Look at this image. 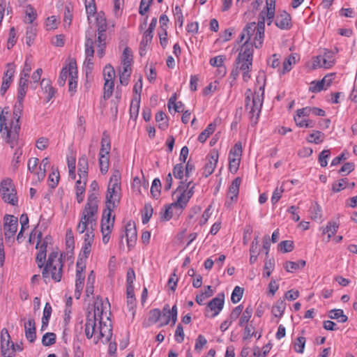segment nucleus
<instances>
[{"mask_svg":"<svg viewBox=\"0 0 357 357\" xmlns=\"http://www.w3.org/2000/svg\"><path fill=\"white\" fill-rule=\"evenodd\" d=\"M78 167V174L81 179L87 181L89 163L88 159L85 155H82L77 163Z\"/></svg>","mask_w":357,"mask_h":357,"instance_id":"25","label":"nucleus"},{"mask_svg":"<svg viewBox=\"0 0 357 357\" xmlns=\"http://www.w3.org/2000/svg\"><path fill=\"white\" fill-rule=\"evenodd\" d=\"M86 13L90 15H94L96 13L95 0H85Z\"/></svg>","mask_w":357,"mask_h":357,"instance_id":"61","label":"nucleus"},{"mask_svg":"<svg viewBox=\"0 0 357 357\" xmlns=\"http://www.w3.org/2000/svg\"><path fill=\"white\" fill-rule=\"evenodd\" d=\"M325 84L323 82L322 79L318 82H312L310 84L309 90L312 93L320 92L321 90L324 89Z\"/></svg>","mask_w":357,"mask_h":357,"instance_id":"60","label":"nucleus"},{"mask_svg":"<svg viewBox=\"0 0 357 357\" xmlns=\"http://www.w3.org/2000/svg\"><path fill=\"white\" fill-rule=\"evenodd\" d=\"M224 302L225 294L223 293L218 294L215 298L208 302L207 307L213 312L211 317H215L220 313L223 308Z\"/></svg>","mask_w":357,"mask_h":357,"instance_id":"19","label":"nucleus"},{"mask_svg":"<svg viewBox=\"0 0 357 357\" xmlns=\"http://www.w3.org/2000/svg\"><path fill=\"white\" fill-rule=\"evenodd\" d=\"M264 86H260L259 91L251 93L249 89L246 93L245 109L249 111L252 126L257 123L264 102Z\"/></svg>","mask_w":357,"mask_h":357,"instance_id":"3","label":"nucleus"},{"mask_svg":"<svg viewBox=\"0 0 357 357\" xmlns=\"http://www.w3.org/2000/svg\"><path fill=\"white\" fill-rule=\"evenodd\" d=\"M86 58H93L94 54L93 41L91 38H88L85 43Z\"/></svg>","mask_w":357,"mask_h":357,"instance_id":"54","label":"nucleus"},{"mask_svg":"<svg viewBox=\"0 0 357 357\" xmlns=\"http://www.w3.org/2000/svg\"><path fill=\"white\" fill-rule=\"evenodd\" d=\"M103 77L105 80L103 98L107 100L112 96L114 86V79L115 77V71L110 64H107L105 66L103 69Z\"/></svg>","mask_w":357,"mask_h":357,"instance_id":"11","label":"nucleus"},{"mask_svg":"<svg viewBox=\"0 0 357 357\" xmlns=\"http://www.w3.org/2000/svg\"><path fill=\"white\" fill-rule=\"evenodd\" d=\"M241 183V178L240 177L236 178L232 181L231 185L229 186L227 194L232 195V196L234 197H238Z\"/></svg>","mask_w":357,"mask_h":357,"instance_id":"38","label":"nucleus"},{"mask_svg":"<svg viewBox=\"0 0 357 357\" xmlns=\"http://www.w3.org/2000/svg\"><path fill=\"white\" fill-rule=\"evenodd\" d=\"M114 208L105 207L101 220V232L112 233L114 227L115 216L112 217Z\"/></svg>","mask_w":357,"mask_h":357,"instance_id":"15","label":"nucleus"},{"mask_svg":"<svg viewBox=\"0 0 357 357\" xmlns=\"http://www.w3.org/2000/svg\"><path fill=\"white\" fill-rule=\"evenodd\" d=\"M243 291L244 289L242 287H240L238 286L235 287L231 296V300L232 303H238L243 296Z\"/></svg>","mask_w":357,"mask_h":357,"instance_id":"46","label":"nucleus"},{"mask_svg":"<svg viewBox=\"0 0 357 357\" xmlns=\"http://www.w3.org/2000/svg\"><path fill=\"white\" fill-rule=\"evenodd\" d=\"M174 15L176 18V22L178 24L180 27H182L183 24V15L181 8L178 6H176L174 10Z\"/></svg>","mask_w":357,"mask_h":357,"instance_id":"59","label":"nucleus"},{"mask_svg":"<svg viewBox=\"0 0 357 357\" xmlns=\"http://www.w3.org/2000/svg\"><path fill=\"white\" fill-rule=\"evenodd\" d=\"M258 236L254 238L251 243V246L250 248V264H254L257 259L259 255V250H258Z\"/></svg>","mask_w":357,"mask_h":357,"instance_id":"32","label":"nucleus"},{"mask_svg":"<svg viewBox=\"0 0 357 357\" xmlns=\"http://www.w3.org/2000/svg\"><path fill=\"white\" fill-rule=\"evenodd\" d=\"M296 62V56L295 54H290L283 62V68L281 72L282 74H284L287 72L291 70L292 65Z\"/></svg>","mask_w":357,"mask_h":357,"instance_id":"36","label":"nucleus"},{"mask_svg":"<svg viewBox=\"0 0 357 357\" xmlns=\"http://www.w3.org/2000/svg\"><path fill=\"white\" fill-rule=\"evenodd\" d=\"M42 236V233L39 231L37 235L38 242L36 246V248H39V252L36 255V261L38 268H42L44 266L47 256L46 252L47 246L52 243V238L50 236H45L43 241Z\"/></svg>","mask_w":357,"mask_h":357,"instance_id":"10","label":"nucleus"},{"mask_svg":"<svg viewBox=\"0 0 357 357\" xmlns=\"http://www.w3.org/2000/svg\"><path fill=\"white\" fill-rule=\"evenodd\" d=\"M77 75V64L75 61H71L67 66L62 68L58 79V84L61 86H63L66 79Z\"/></svg>","mask_w":357,"mask_h":357,"instance_id":"14","label":"nucleus"},{"mask_svg":"<svg viewBox=\"0 0 357 357\" xmlns=\"http://www.w3.org/2000/svg\"><path fill=\"white\" fill-rule=\"evenodd\" d=\"M16 42H17V38H16L15 29L13 26L10 29V31H9V36H8V43H7V48L8 50H10L15 45Z\"/></svg>","mask_w":357,"mask_h":357,"instance_id":"56","label":"nucleus"},{"mask_svg":"<svg viewBox=\"0 0 357 357\" xmlns=\"http://www.w3.org/2000/svg\"><path fill=\"white\" fill-rule=\"evenodd\" d=\"M153 208L151 204H146L144 207V213L142 215V222L146 224L153 215Z\"/></svg>","mask_w":357,"mask_h":357,"instance_id":"49","label":"nucleus"},{"mask_svg":"<svg viewBox=\"0 0 357 357\" xmlns=\"http://www.w3.org/2000/svg\"><path fill=\"white\" fill-rule=\"evenodd\" d=\"M275 24L282 30H289L291 28V17L284 10L279 12L275 17Z\"/></svg>","mask_w":357,"mask_h":357,"instance_id":"17","label":"nucleus"},{"mask_svg":"<svg viewBox=\"0 0 357 357\" xmlns=\"http://www.w3.org/2000/svg\"><path fill=\"white\" fill-rule=\"evenodd\" d=\"M98 323V335L97 336V340L95 341V343H97L102 337H105L107 342L109 341L112 335V324L110 323L107 324L106 322H103L102 319L99 320Z\"/></svg>","mask_w":357,"mask_h":357,"instance_id":"22","label":"nucleus"},{"mask_svg":"<svg viewBox=\"0 0 357 357\" xmlns=\"http://www.w3.org/2000/svg\"><path fill=\"white\" fill-rule=\"evenodd\" d=\"M109 157L105 155H99L100 170L102 174H105L109 169Z\"/></svg>","mask_w":357,"mask_h":357,"instance_id":"40","label":"nucleus"},{"mask_svg":"<svg viewBox=\"0 0 357 357\" xmlns=\"http://www.w3.org/2000/svg\"><path fill=\"white\" fill-rule=\"evenodd\" d=\"M216 124L215 123H211L208 124L206 128L198 136L199 142L201 143L205 142L208 137L214 132Z\"/></svg>","mask_w":357,"mask_h":357,"instance_id":"30","label":"nucleus"},{"mask_svg":"<svg viewBox=\"0 0 357 357\" xmlns=\"http://www.w3.org/2000/svg\"><path fill=\"white\" fill-rule=\"evenodd\" d=\"M252 307L250 305L248 306L240 318L238 325L243 326L245 324H248L252 317Z\"/></svg>","mask_w":357,"mask_h":357,"instance_id":"39","label":"nucleus"},{"mask_svg":"<svg viewBox=\"0 0 357 357\" xmlns=\"http://www.w3.org/2000/svg\"><path fill=\"white\" fill-rule=\"evenodd\" d=\"M155 121L158 123V128L162 130H165L167 128L168 120L167 115L162 111H160L155 114Z\"/></svg>","mask_w":357,"mask_h":357,"instance_id":"33","label":"nucleus"},{"mask_svg":"<svg viewBox=\"0 0 357 357\" xmlns=\"http://www.w3.org/2000/svg\"><path fill=\"white\" fill-rule=\"evenodd\" d=\"M195 184L192 181L185 183L181 181L176 191L174 192L176 201L172 206L181 209L184 208L194 193Z\"/></svg>","mask_w":357,"mask_h":357,"instance_id":"4","label":"nucleus"},{"mask_svg":"<svg viewBox=\"0 0 357 357\" xmlns=\"http://www.w3.org/2000/svg\"><path fill=\"white\" fill-rule=\"evenodd\" d=\"M274 268V261L271 259L266 261L264 264V272L263 273L264 277H269L271 274L272 271Z\"/></svg>","mask_w":357,"mask_h":357,"instance_id":"64","label":"nucleus"},{"mask_svg":"<svg viewBox=\"0 0 357 357\" xmlns=\"http://www.w3.org/2000/svg\"><path fill=\"white\" fill-rule=\"evenodd\" d=\"M23 112V103L16 102L13 108V118L9 121L10 116L8 108L0 107V133L3 132V138L10 144L11 149L17 145L19 132L20 130V119Z\"/></svg>","mask_w":357,"mask_h":357,"instance_id":"1","label":"nucleus"},{"mask_svg":"<svg viewBox=\"0 0 357 357\" xmlns=\"http://www.w3.org/2000/svg\"><path fill=\"white\" fill-rule=\"evenodd\" d=\"M322 56V66L326 69L331 68L335 63L334 54L331 51L325 50Z\"/></svg>","mask_w":357,"mask_h":357,"instance_id":"28","label":"nucleus"},{"mask_svg":"<svg viewBox=\"0 0 357 357\" xmlns=\"http://www.w3.org/2000/svg\"><path fill=\"white\" fill-rule=\"evenodd\" d=\"M62 254L59 257L58 251H52L48 257L47 262L44 263L42 271V277L47 283L50 275L55 282H60L62 278V269L63 266Z\"/></svg>","mask_w":357,"mask_h":357,"instance_id":"2","label":"nucleus"},{"mask_svg":"<svg viewBox=\"0 0 357 357\" xmlns=\"http://www.w3.org/2000/svg\"><path fill=\"white\" fill-rule=\"evenodd\" d=\"M338 225L335 222H329L327 226L323 229V234H328V238L330 239L333 236L338 229Z\"/></svg>","mask_w":357,"mask_h":357,"instance_id":"42","label":"nucleus"},{"mask_svg":"<svg viewBox=\"0 0 357 357\" xmlns=\"http://www.w3.org/2000/svg\"><path fill=\"white\" fill-rule=\"evenodd\" d=\"M286 309V303L284 299L278 300L272 307V314L275 317H281Z\"/></svg>","mask_w":357,"mask_h":357,"instance_id":"27","label":"nucleus"},{"mask_svg":"<svg viewBox=\"0 0 357 357\" xmlns=\"http://www.w3.org/2000/svg\"><path fill=\"white\" fill-rule=\"evenodd\" d=\"M110 307V304L107 299L105 301L102 298L98 296L94 303L93 313L89 312L88 315H91V318L98 321L102 319L103 313L106 312L107 309Z\"/></svg>","mask_w":357,"mask_h":357,"instance_id":"12","label":"nucleus"},{"mask_svg":"<svg viewBox=\"0 0 357 357\" xmlns=\"http://www.w3.org/2000/svg\"><path fill=\"white\" fill-rule=\"evenodd\" d=\"M324 139V134L318 130L313 131L311 134L309 135L307 140L310 143H314L316 144H319L321 143Z\"/></svg>","mask_w":357,"mask_h":357,"instance_id":"35","label":"nucleus"},{"mask_svg":"<svg viewBox=\"0 0 357 357\" xmlns=\"http://www.w3.org/2000/svg\"><path fill=\"white\" fill-rule=\"evenodd\" d=\"M331 155V151L328 149H326L322 151L319 155V162L320 165L323 167H326L328 165L327 159Z\"/></svg>","mask_w":357,"mask_h":357,"instance_id":"57","label":"nucleus"},{"mask_svg":"<svg viewBox=\"0 0 357 357\" xmlns=\"http://www.w3.org/2000/svg\"><path fill=\"white\" fill-rule=\"evenodd\" d=\"M59 181V172L57 169H54L52 167V172L49 175L48 177V181H49V185L52 188H54L58 185Z\"/></svg>","mask_w":357,"mask_h":357,"instance_id":"43","label":"nucleus"},{"mask_svg":"<svg viewBox=\"0 0 357 357\" xmlns=\"http://www.w3.org/2000/svg\"><path fill=\"white\" fill-rule=\"evenodd\" d=\"M161 317L164 319V322L161 324V326L167 325L172 319V325L174 326L177 320V307L174 305L170 310L169 305H165L161 312Z\"/></svg>","mask_w":357,"mask_h":357,"instance_id":"18","label":"nucleus"},{"mask_svg":"<svg viewBox=\"0 0 357 357\" xmlns=\"http://www.w3.org/2000/svg\"><path fill=\"white\" fill-rule=\"evenodd\" d=\"M218 152L215 150L211 151L206 156V162L203 168L202 173L203 176L206 178L213 174L218 160Z\"/></svg>","mask_w":357,"mask_h":357,"instance_id":"16","label":"nucleus"},{"mask_svg":"<svg viewBox=\"0 0 357 357\" xmlns=\"http://www.w3.org/2000/svg\"><path fill=\"white\" fill-rule=\"evenodd\" d=\"M11 344H13L11 340H7L4 344V348L1 349V355L3 357H14V349H12Z\"/></svg>","mask_w":357,"mask_h":357,"instance_id":"45","label":"nucleus"},{"mask_svg":"<svg viewBox=\"0 0 357 357\" xmlns=\"http://www.w3.org/2000/svg\"><path fill=\"white\" fill-rule=\"evenodd\" d=\"M242 59H249L250 60L253 59V44L248 40H245L242 45L241 50L236 59V64L238 65L241 63Z\"/></svg>","mask_w":357,"mask_h":357,"instance_id":"21","label":"nucleus"},{"mask_svg":"<svg viewBox=\"0 0 357 357\" xmlns=\"http://www.w3.org/2000/svg\"><path fill=\"white\" fill-rule=\"evenodd\" d=\"M284 268L286 271L293 273L300 268V265L295 261H287L284 263Z\"/></svg>","mask_w":357,"mask_h":357,"instance_id":"63","label":"nucleus"},{"mask_svg":"<svg viewBox=\"0 0 357 357\" xmlns=\"http://www.w3.org/2000/svg\"><path fill=\"white\" fill-rule=\"evenodd\" d=\"M328 317L331 319H337L340 323H345L348 320L347 316L341 309H333L329 311Z\"/></svg>","mask_w":357,"mask_h":357,"instance_id":"29","label":"nucleus"},{"mask_svg":"<svg viewBox=\"0 0 357 357\" xmlns=\"http://www.w3.org/2000/svg\"><path fill=\"white\" fill-rule=\"evenodd\" d=\"M36 36V29L32 26L27 27L26 31V43L31 46Z\"/></svg>","mask_w":357,"mask_h":357,"instance_id":"53","label":"nucleus"},{"mask_svg":"<svg viewBox=\"0 0 357 357\" xmlns=\"http://www.w3.org/2000/svg\"><path fill=\"white\" fill-rule=\"evenodd\" d=\"M132 62V54L130 48L126 47L123 52L122 63L131 66Z\"/></svg>","mask_w":357,"mask_h":357,"instance_id":"55","label":"nucleus"},{"mask_svg":"<svg viewBox=\"0 0 357 357\" xmlns=\"http://www.w3.org/2000/svg\"><path fill=\"white\" fill-rule=\"evenodd\" d=\"M1 193L2 199L5 202L13 206L17 204V193L11 179L6 178L1 181Z\"/></svg>","mask_w":357,"mask_h":357,"instance_id":"9","label":"nucleus"},{"mask_svg":"<svg viewBox=\"0 0 357 357\" xmlns=\"http://www.w3.org/2000/svg\"><path fill=\"white\" fill-rule=\"evenodd\" d=\"M153 33L145 31L139 46V54L142 56L145 53L146 47L151 43Z\"/></svg>","mask_w":357,"mask_h":357,"instance_id":"31","label":"nucleus"},{"mask_svg":"<svg viewBox=\"0 0 357 357\" xmlns=\"http://www.w3.org/2000/svg\"><path fill=\"white\" fill-rule=\"evenodd\" d=\"M111 149V141L109 134L107 131L102 132L101 139V147L99 155H109Z\"/></svg>","mask_w":357,"mask_h":357,"instance_id":"26","label":"nucleus"},{"mask_svg":"<svg viewBox=\"0 0 357 357\" xmlns=\"http://www.w3.org/2000/svg\"><path fill=\"white\" fill-rule=\"evenodd\" d=\"M120 174L118 172L111 177L106 195L105 207L116 208L120 201Z\"/></svg>","mask_w":357,"mask_h":357,"instance_id":"5","label":"nucleus"},{"mask_svg":"<svg viewBox=\"0 0 357 357\" xmlns=\"http://www.w3.org/2000/svg\"><path fill=\"white\" fill-rule=\"evenodd\" d=\"M306 339L305 337H298L294 344V348L296 352L303 354L305 345Z\"/></svg>","mask_w":357,"mask_h":357,"instance_id":"48","label":"nucleus"},{"mask_svg":"<svg viewBox=\"0 0 357 357\" xmlns=\"http://www.w3.org/2000/svg\"><path fill=\"white\" fill-rule=\"evenodd\" d=\"M242 154V145L241 142L235 144L234 147L230 150L229 156L233 158H241Z\"/></svg>","mask_w":357,"mask_h":357,"instance_id":"58","label":"nucleus"},{"mask_svg":"<svg viewBox=\"0 0 357 357\" xmlns=\"http://www.w3.org/2000/svg\"><path fill=\"white\" fill-rule=\"evenodd\" d=\"M96 319L91 318V315H87L85 324V335L87 339H91L93 335H95V339H97L98 335V328H97Z\"/></svg>","mask_w":357,"mask_h":357,"instance_id":"23","label":"nucleus"},{"mask_svg":"<svg viewBox=\"0 0 357 357\" xmlns=\"http://www.w3.org/2000/svg\"><path fill=\"white\" fill-rule=\"evenodd\" d=\"M278 249L284 253L289 252L294 249V243L291 241H282L279 243Z\"/></svg>","mask_w":357,"mask_h":357,"instance_id":"52","label":"nucleus"},{"mask_svg":"<svg viewBox=\"0 0 357 357\" xmlns=\"http://www.w3.org/2000/svg\"><path fill=\"white\" fill-rule=\"evenodd\" d=\"M275 0H266V10H261L259 17L258 36H264L265 22L270 26L275 19Z\"/></svg>","mask_w":357,"mask_h":357,"instance_id":"7","label":"nucleus"},{"mask_svg":"<svg viewBox=\"0 0 357 357\" xmlns=\"http://www.w3.org/2000/svg\"><path fill=\"white\" fill-rule=\"evenodd\" d=\"M50 165V161L48 158H45L42 160L41 163L39 166V171L36 172L38 179L41 181L44 179L46 174L47 167Z\"/></svg>","mask_w":357,"mask_h":357,"instance_id":"37","label":"nucleus"},{"mask_svg":"<svg viewBox=\"0 0 357 357\" xmlns=\"http://www.w3.org/2000/svg\"><path fill=\"white\" fill-rule=\"evenodd\" d=\"M96 225L88 224L87 222L79 221L77 226V231L79 234H83L85 231L94 230Z\"/></svg>","mask_w":357,"mask_h":357,"instance_id":"44","label":"nucleus"},{"mask_svg":"<svg viewBox=\"0 0 357 357\" xmlns=\"http://www.w3.org/2000/svg\"><path fill=\"white\" fill-rule=\"evenodd\" d=\"M178 281V278L176 275V270H174V273L169 277L167 282L168 286L172 291H174L176 290Z\"/></svg>","mask_w":357,"mask_h":357,"instance_id":"62","label":"nucleus"},{"mask_svg":"<svg viewBox=\"0 0 357 357\" xmlns=\"http://www.w3.org/2000/svg\"><path fill=\"white\" fill-rule=\"evenodd\" d=\"M18 220L16 217L12 215H6L4 217V235L6 239L13 238L17 229Z\"/></svg>","mask_w":357,"mask_h":357,"instance_id":"13","label":"nucleus"},{"mask_svg":"<svg viewBox=\"0 0 357 357\" xmlns=\"http://www.w3.org/2000/svg\"><path fill=\"white\" fill-rule=\"evenodd\" d=\"M22 153L23 152L22 148L19 147L16 149L13 154V159L12 160V166L15 170L17 169L19 167V164L20 162V158L22 155Z\"/></svg>","mask_w":357,"mask_h":357,"instance_id":"51","label":"nucleus"},{"mask_svg":"<svg viewBox=\"0 0 357 357\" xmlns=\"http://www.w3.org/2000/svg\"><path fill=\"white\" fill-rule=\"evenodd\" d=\"M98 202L96 194L93 192L89 195L86 204L82 211L79 221L87 222L88 224H97Z\"/></svg>","mask_w":357,"mask_h":357,"instance_id":"6","label":"nucleus"},{"mask_svg":"<svg viewBox=\"0 0 357 357\" xmlns=\"http://www.w3.org/2000/svg\"><path fill=\"white\" fill-rule=\"evenodd\" d=\"M241 158H233L229 156V169L233 174L236 173L238 169Z\"/></svg>","mask_w":357,"mask_h":357,"instance_id":"50","label":"nucleus"},{"mask_svg":"<svg viewBox=\"0 0 357 357\" xmlns=\"http://www.w3.org/2000/svg\"><path fill=\"white\" fill-rule=\"evenodd\" d=\"M137 236V230L134 222H128L126 225V237L129 250L135 245Z\"/></svg>","mask_w":357,"mask_h":357,"instance_id":"20","label":"nucleus"},{"mask_svg":"<svg viewBox=\"0 0 357 357\" xmlns=\"http://www.w3.org/2000/svg\"><path fill=\"white\" fill-rule=\"evenodd\" d=\"M40 85L42 89L48 95L47 101H50L53 98L55 93L54 89L51 86V82L49 79H43L40 82Z\"/></svg>","mask_w":357,"mask_h":357,"instance_id":"34","label":"nucleus"},{"mask_svg":"<svg viewBox=\"0 0 357 357\" xmlns=\"http://www.w3.org/2000/svg\"><path fill=\"white\" fill-rule=\"evenodd\" d=\"M258 22H251L248 24L244 27L240 35V42H242L245 38H246V40L249 42L251 37L254 36V45L256 48H260L262 45L264 36L259 37L258 36Z\"/></svg>","mask_w":357,"mask_h":357,"instance_id":"8","label":"nucleus"},{"mask_svg":"<svg viewBox=\"0 0 357 357\" xmlns=\"http://www.w3.org/2000/svg\"><path fill=\"white\" fill-rule=\"evenodd\" d=\"M161 190V183L159 178H155L153 181L151 188V194L154 199H158L160 195Z\"/></svg>","mask_w":357,"mask_h":357,"instance_id":"41","label":"nucleus"},{"mask_svg":"<svg viewBox=\"0 0 357 357\" xmlns=\"http://www.w3.org/2000/svg\"><path fill=\"white\" fill-rule=\"evenodd\" d=\"M56 342V335L54 333H46L42 338V344L48 347L54 344Z\"/></svg>","mask_w":357,"mask_h":357,"instance_id":"47","label":"nucleus"},{"mask_svg":"<svg viewBox=\"0 0 357 357\" xmlns=\"http://www.w3.org/2000/svg\"><path fill=\"white\" fill-rule=\"evenodd\" d=\"M24 331L26 338L30 342H34L36 339V324L33 319H29L24 324Z\"/></svg>","mask_w":357,"mask_h":357,"instance_id":"24","label":"nucleus"}]
</instances>
